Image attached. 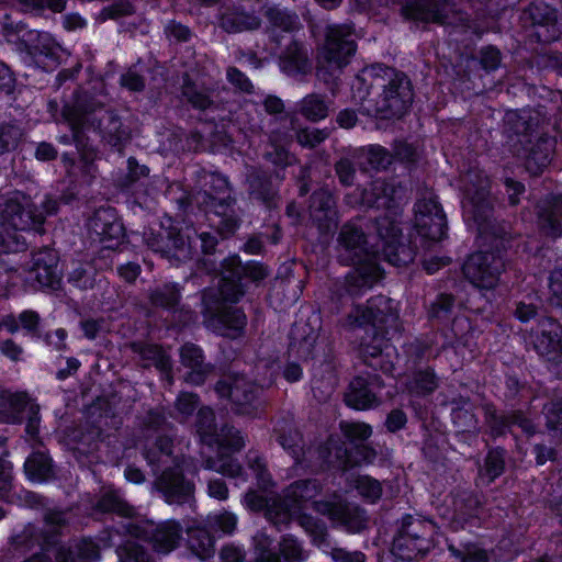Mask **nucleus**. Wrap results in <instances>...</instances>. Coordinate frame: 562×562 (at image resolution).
Listing matches in <instances>:
<instances>
[{
  "label": "nucleus",
  "mask_w": 562,
  "mask_h": 562,
  "mask_svg": "<svg viewBox=\"0 0 562 562\" xmlns=\"http://www.w3.org/2000/svg\"><path fill=\"white\" fill-rule=\"evenodd\" d=\"M356 52L351 29L348 25H329L326 29L325 43L318 49L322 67L339 69L349 63Z\"/></svg>",
  "instance_id": "obj_6"
},
{
  "label": "nucleus",
  "mask_w": 562,
  "mask_h": 562,
  "mask_svg": "<svg viewBox=\"0 0 562 562\" xmlns=\"http://www.w3.org/2000/svg\"><path fill=\"white\" fill-rule=\"evenodd\" d=\"M227 77L231 82L239 87L241 90H248L250 87V83L244 74L235 68L228 69Z\"/></svg>",
  "instance_id": "obj_54"
},
{
  "label": "nucleus",
  "mask_w": 562,
  "mask_h": 562,
  "mask_svg": "<svg viewBox=\"0 0 562 562\" xmlns=\"http://www.w3.org/2000/svg\"><path fill=\"white\" fill-rule=\"evenodd\" d=\"M280 555L285 562H301L303 560L302 550L292 538H284L280 543Z\"/></svg>",
  "instance_id": "obj_36"
},
{
  "label": "nucleus",
  "mask_w": 562,
  "mask_h": 562,
  "mask_svg": "<svg viewBox=\"0 0 562 562\" xmlns=\"http://www.w3.org/2000/svg\"><path fill=\"white\" fill-rule=\"evenodd\" d=\"M406 423V416L402 411H393L387 416L386 427L390 431H396L401 429Z\"/></svg>",
  "instance_id": "obj_48"
},
{
  "label": "nucleus",
  "mask_w": 562,
  "mask_h": 562,
  "mask_svg": "<svg viewBox=\"0 0 562 562\" xmlns=\"http://www.w3.org/2000/svg\"><path fill=\"white\" fill-rule=\"evenodd\" d=\"M414 227L424 239L438 241L445 237L446 216L432 194L416 203Z\"/></svg>",
  "instance_id": "obj_10"
},
{
  "label": "nucleus",
  "mask_w": 562,
  "mask_h": 562,
  "mask_svg": "<svg viewBox=\"0 0 562 562\" xmlns=\"http://www.w3.org/2000/svg\"><path fill=\"white\" fill-rule=\"evenodd\" d=\"M56 155L54 147L50 144L42 143L38 145L35 156L38 160H49Z\"/></svg>",
  "instance_id": "obj_61"
},
{
  "label": "nucleus",
  "mask_w": 562,
  "mask_h": 562,
  "mask_svg": "<svg viewBox=\"0 0 562 562\" xmlns=\"http://www.w3.org/2000/svg\"><path fill=\"white\" fill-rule=\"evenodd\" d=\"M86 271L85 270H75L69 280L77 286L79 288H87L89 285H91V280L88 276H86Z\"/></svg>",
  "instance_id": "obj_62"
},
{
  "label": "nucleus",
  "mask_w": 562,
  "mask_h": 562,
  "mask_svg": "<svg viewBox=\"0 0 562 562\" xmlns=\"http://www.w3.org/2000/svg\"><path fill=\"white\" fill-rule=\"evenodd\" d=\"M441 5L442 0H406L403 4V12L407 18L414 20L443 22Z\"/></svg>",
  "instance_id": "obj_16"
},
{
  "label": "nucleus",
  "mask_w": 562,
  "mask_h": 562,
  "mask_svg": "<svg viewBox=\"0 0 562 562\" xmlns=\"http://www.w3.org/2000/svg\"><path fill=\"white\" fill-rule=\"evenodd\" d=\"M515 314L521 322H527L536 314V308L531 303L520 302L517 305Z\"/></svg>",
  "instance_id": "obj_55"
},
{
  "label": "nucleus",
  "mask_w": 562,
  "mask_h": 562,
  "mask_svg": "<svg viewBox=\"0 0 562 562\" xmlns=\"http://www.w3.org/2000/svg\"><path fill=\"white\" fill-rule=\"evenodd\" d=\"M55 260V255L50 250L38 254L27 281L42 288L56 289L60 279L56 272Z\"/></svg>",
  "instance_id": "obj_14"
},
{
  "label": "nucleus",
  "mask_w": 562,
  "mask_h": 562,
  "mask_svg": "<svg viewBox=\"0 0 562 562\" xmlns=\"http://www.w3.org/2000/svg\"><path fill=\"white\" fill-rule=\"evenodd\" d=\"M356 490L370 502H375L382 494L380 483L370 476H359L356 481Z\"/></svg>",
  "instance_id": "obj_30"
},
{
  "label": "nucleus",
  "mask_w": 562,
  "mask_h": 562,
  "mask_svg": "<svg viewBox=\"0 0 562 562\" xmlns=\"http://www.w3.org/2000/svg\"><path fill=\"white\" fill-rule=\"evenodd\" d=\"M24 468L31 481L41 482L50 474L52 461L44 453H34L25 461Z\"/></svg>",
  "instance_id": "obj_20"
},
{
  "label": "nucleus",
  "mask_w": 562,
  "mask_h": 562,
  "mask_svg": "<svg viewBox=\"0 0 562 562\" xmlns=\"http://www.w3.org/2000/svg\"><path fill=\"white\" fill-rule=\"evenodd\" d=\"M482 65L486 69H494L501 61L499 52L493 47H488L482 52Z\"/></svg>",
  "instance_id": "obj_45"
},
{
  "label": "nucleus",
  "mask_w": 562,
  "mask_h": 562,
  "mask_svg": "<svg viewBox=\"0 0 562 562\" xmlns=\"http://www.w3.org/2000/svg\"><path fill=\"white\" fill-rule=\"evenodd\" d=\"M224 270L222 273V284L218 290L220 299L224 301H237L241 295L239 289V280L241 274L258 281L267 276V269L259 262H250L241 266L236 256L229 257L225 260Z\"/></svg>",
  "instance_id": "obj_9"
},
{
  "label": "nucleus",
  "mask_w": 562,
  "mask_h": 562,
  "mask_svg": "<svg viewBox=\"0 0 562 562\" xmlns=\"http://www.w3.org/2000/svg\"><path fill=\"white\" fill-rule=\"evenodd\" d=\"M428 547L424 546L418 539L402 535L395 539L393 551L403 560H412L417 554H424Z\"/></svg>",
  "instance_id": "obj_21"
},
{
  "label": "nucleus",
  "mask_w": 562,
  "mask_h": 562,
  "mask_svg": "<svg viewBox=\"0 0 562 562\" xmlns=\"http://www.w3.org/2000/svg\"><path fill=\"white\" fill-rule=\"evenodd\" d=\"M33 202L21 192H14L1 209L0 252H14L24 248L16 231L34 229L42 224L44 216L56 210V202L48 200L42 211L34 210Z\"/></svg>",
  "instance_id": "obj_2"
},
{
  "label": "nucleus",
  "mask_w": 562,
  "mask_h": 562,
  "mask_svg": "<svg viewBox=\"0 0 562 562\" xmlns=\"http://www.w3.org/2000/svg\"><path fill=\"white\" fill-rule=\"evenodd\" d=\"M196 398L193 394L183 393L177 400V407L183 414H190L194 411Z\"/></svg>",
  "instance_id": "obj_47"
},
{
  "label": "nucleus",
  "mask_w": 562,
  "mask_h": 562,
  "mask_svg": "<svg viewBox=\"0 0 562 562\" xmlns=\"http://www.w3.org/2000/svg\"><path fill=\"white\" fill-rule=\"evenodd\" d=\"M249 470L256 476L258 482H260L262 485H266L267 480L265 476V464L261 459H256L255 463L249 465Z\"/></svg>",
  "instance_id": "obj_64"
},
{
  "label": "nucleus",
  "mask_w": 562,
  "mask_h": 562,
  "mask_svg": "<svg viewBox=\"0 0 562 562\" xmlns=\"http://www.w3.org/2000/svg\"><path fill=\"white\" fill-rule=\"evenodd\" d=\"M539 217L548 234L562 235V199H557L550 211L540 212Z\"/></svg>",
  "instance_id": "obj_22"
},
{
  "label": "nucleus",
  "mask_w": 562,
  "mask_h": 562,
  "mask_svg": "<svg viewBox=\"0 0 562 562\" xmlns=\"http://www.w3.org/2000/svg\"><path fill=\"white\" fill-rule=\"evenodd\" d=\"M1 352L12 360H18L22 353V349L14 342L8 340L0 346Z\"/></svg>",
  "instance_id": "obj_57"
},
{
  "label": "nucleus",
  "mask_w": 562,
  "mask_h": 562,
  "mask_svg": "<svg viewBox=\"0 0 562 562\" xmlns=\"http://www.w3.org/2000/svg\"><path fill=\"white\" fill-rule=\"evenodd\" d=\"M337 122L341 127L350 128L356 125L357 116L355 112L346 110L338 114Z\"/></svg>",
  "instance_id": "obj_60"
},
{
  "label": "nucleus",
  "mask_w": 562,
  "mask_h": 562,
  "mask_svg": "<svg viewBox=\"0 0 562 562\" xmlns=\"http://www.w3.org/2000/svg\"><path fill=\"white\" fill-rule=\"evenodd\" d=\"M25 4L33 8H49L59 12L65 8V0H22Z\"/></svg>",
  "instance_id": "obj_46"
},
{
  "label": "nucleus",
  "mask_w": 562,
  "mask_h": 562,
  "mask_svg": "<svg viewBox=\"0 0 562 562\" xmlns=\"http://www.w3.org/2000/svg\"><path fill=\"white\" fill-rule=\"evenodd\" d=\"M504 270L503 259L494 252H475L463 265L464 277L476 288L494 289Z\"/></svg>",
  "instance_id": "obj_8"
},
{
  "label": "nucleus",
  "mask_w": 562,
  "mask_h": 562,
  "mask_svg": "<svg viewBox=\"0 0 562 562\" xmlns=\"http://www.w3.org/2000/svg\"><path fill=\"white\" fill-rule=\"evenodd\" d=\"M227 487L222 481L215 480L209 483V495L211 497L225 499L227 497Z\"/></svg>",
  "instance_id": "obj_53"
},
{
  "label": "nucleus",
  "mask_w": 562,
  "mask_h": 562,
  "mask_svg": "<svg viewBox=\"0 0 562 562\" xmlns=\"http://www.w3.org/2000/svg\"><path fill=\"white\" fill-rule=\"evenodd\" d=\"M200 423L209 420H213V412L211 409H202L199 413ZM199 431L201 434L202 440L207 445L213 446L217 445L218 450L221 451V458L217 460H213L209 463V468L214 469L217 472L226 474L232 477H238L241 475V468L234 462L231 458H224V454L228 451L239 450L244 446V439L240 436V432L234 428L224 429L222 434L216 439H211L203 430V426L199 427Z\"/></svg>",
  "instance_id": "obj_5"
},
{
  "label": "nucleus",
  "mask_w": 562,
  "mask_h": 562,
  "mask_svg": "<svg viewBox=\"0 0 562 562\" xmlns=\"http://www.w3.org/2000/svg\"><path fill=\"white\" fill-rule=\"evenodd\" d=\"M462 562H487L486 553L475 546L468 547Z\"/></svg>",
  "instance_id": "obj_51"
},
{
  "label": "nucleus",
  "mask_w": 562,
  "mask_h": 562,
  "mask_svg": "<svg viewBox=\"0 0 562 562\" xmlns=\"http://www.w3.org/2000/svg\"><path fill=\"white\" fill-rule=\"evenodd\" d=\"M339 246L346 251L341 255L342 260L359 265L362 254L366 252L363 247V235L355 225H345L339 236Z\"/></svg>",
  "instance_id": "obj_17"
},
{
  "label": "nucleus",
  "mask_w": 562,
  "mask_h": 562,
  "mask_svg": "<svg viewBox=\"0 0 562 562\" xmlns=\"http://www.w3.org/2000/svg\"><path fill=\"white\" fill-rule=\"evenodd\" d=\"M179 292L176 286H166V293H156L153 296V302L158 305L171 306L177 303Z\"/></svg>",
  "instance_id": "obj_42"
},
{
  "label": "nucleus",
  "mask_w": 562,
  "mask_h": 562,
  "mask_svg": "<svg viewBox=\"0 0 562 562\" xmlns=\"http://www.w3.org/2000/svg\"><path fill=\"white\" fill-rule=\"evenodd\" d=\"M159 488L166 494L168 502L179 501L192 493V484L186 481L179 465L162 472L158 479Z\"/></svg>",
  "instance_id": "obj_15"
},
{
  "label": "nucleus",
  "mask_w": 562,
  "mask_h": 562,
  "mask_svg": "<svg viewBox=\"0 0 562 562\" xmlns=\"http://www.w3.org/2000/svg\"><path fill=\"white\" fill-rule=\"evenodd\" d=\"M507 193L509 195V200L512 204L518 203L517 195L524 192V186L514 180H506Z\"/></svg>",
  "instance_id": "obj_59"
},
{
  "label": "nucleus",
  "mask_w": 562,
  "mask_h": 562,
  "mask_svg": "<svg viewBox=\"0 0 562 562\" xmlns=\"http://www.w3.org/2000/svg\"><path fill=\"white\" fill-rule=\"evenodd\" d=\"M333 558L337 562H363L364 555L361 552H348L344 549H334L331 551Z\"/></svg>",
  "instance_id": "obj_43"
},
{
  "label": "nucleus",
  "mask_w": 562,
  "mask_h": 562,
  "mask_svg": "<svg viewBox=\"0 0 562 562\" xmlns=\"http://www.w3.org/2000/svg\"><path fill=\"white\" fill-rule=\"evenodd\" d=\"M181 360L182 363L189 368H191L193 371L189 375V380L193 383H200L202 381V378L200 375V367L202 364V351L199 347L194 345H186L181 348Z\"/></svg>",
  "instance_id": "obj_26"
},
{
  "label": "nucleus",
  "mask_w": 562,
  "mask_h": 562,
  "mask_svg": "<svg viewBox=\"0 0 562 562\" xmlns=\"http://www.w3.org/2000/svg\"><path fill=\"white\" fill-rule=\"evenodd\" d=\"M334 205V199L328 191H319L313 194L312 196V215L313 217L322 222L325 218H331L335 214L331 211V206Z\"/></svg>",
  "instance_id": "obj_25"
},
{
  "label": "nucleus",
  "mask_w": 562,
  "mask_h": 562,
  "mask_svg": "<svg viewBox=\"0 0 562 562\" xmlns=\"http://www.w3.org/2000/svg\"><path fill=\"white\" fill-rule=\"evenodd\" d=\"M19 322L21 324L20 326L18 325L15 317L9 315L3 319L2 325L7 327L10 333L18 330L20 327L33 329L37 325L38 317L34 312L25 311L20 314Z\"/></svg>",
  "instance_id": "obj_31"
},
{
  "label": "nucleus",
  "mask_w": 562,
  "mask_h": 562,
  "mask_svg": "<svg viewBox=\"0 0 562 562\" xmlns=\"http://www.w3.org/2000/svg\"><path fill=\"white\" fill-rule=\"evenodd\" d=\"M216 391L221 396L228 397L237 406H240L238 408L239 413H251L246 405L250 404L255 398L254 387L245 378L235 376L229 378L228 380H223L217 384Z\"/></svg>",
  "instance_id": "obj_13"
},
{
  "label": "nucleus",
  "mask_w": 562,
  "mask_h": 562,
  "mask_svg": "<svg viewBox=\"0 0 562 562\" xmlns=\"http://www.w3.org/2000/svg\"><path fill=\"white\" fill-rule=\"evenodd\" d=\"M552 143L544 140L539 145V149L533 150L527 158L526 168L532 175L540 173L550 162Z\"/></svg>",
  "instance_id": "obj_24"
},
{
  "label": "nucleus",
  "mask_w": 562,
  "mask_h": 562,
  "mask_svg": "<svg viewBox=\"0 0 562 562\" xmlns=\"http://www.w3.org/2000/svg\"><path fill=\"white\" fill-rule=\"evenodd\" d=\"M8 402L13 411V415L7 419L8 422H16L20 419L19 414L23 413L25 409H29L30 412H33L34 409V405L30 403L27 396L23 393L11 394Z\"/></svg>",
  "instance_id": "obj_33"
},
{
  "label": "nucleus",
  "mask_w": 562,
  "mask_h": 562,
  "mask_svg": "<svg viewBox=\"0 0 562 562\" xmlns=\"http://www.w3.org/2000/svg\"><path fill=\"white\" fill-rule=\"evenodd\" d=\"M543 326L548 327V329H544L542 335L537 337L535 347L540 355L550 357L551 353L558 351L561 348V341L551 337V334L555 331L558 325L551 321H548Z\"/></svg>",
  "instance_id": "obj_27"
},
{
  "label": "nucleus",
  "mask_w": 562,
  "mask_h": 562,
  "mask_svg": "<svg viewBox=\"0 0 562 562\" xmlns=\"http://www.w3.org/2000/svg\"><path fill=\"white\" fill-rule=\"evenodd\" d=\"M269 18L273 24L285 30L291 29L296 22V16L285 13L279 9L270 10Z\"/></svg>",
  "instance_id": "obj_39"
},
{
  "label": "nucleus",
  "mask_w": 562,
  "mask_h": 562,
  "mask_svg": "<svg viewBox=\"0 0 562 562\" xmlns=\"http://www.w3.org/2000/svg\"><path fill=\"white\" fill-rule=\"evenodd\" d=\"M376 402V396L372 389L363 383L361 379L355 380L350 384L349 392L346 394V403L356 409L371 408Z\"/></svg>",
  "instance_id": "obj_18"
},
{
  "label": "nucleus",
  "mask_w": 562,
  "mask_h": 562,
  "mask_svg": "<svg viewBox=\"0 0 562 562\" xmlns=\"http://www.w3.org/2000/svg\"><path fill=\"white\" fill-rule=\"evenodd\" d=\"M186 95L195 108L205 109L210 104L209 97L203 92H194L191 94L189 91H186Z\"/></svg>",
  "instance_id": "obj_58"
},
{
  "label": "nucleus",
  "mask_w": 562,
  "mask_h": 562,
  "mask_svg": "<svg viewBox=\"0 0 562 562\" xmlns=\"http://www.w3.org/2000/svg\"><path fill=\"white\" fill-rule=\"evenodd\" d=\"M317 496L318 485L315 481H299L285 491L283 498H271L258 492H250L245 496L244 503L250 510H263L267 518L276 525L297 519L312 535L314 543L321 548L327 546L326 532L323 526L306 513L311 508L328 516L333 521L346 525L351 532H358L366 526L364 515L358 508L351 509L337 501L324 502Z\"/></svg>",
  "instance_id": "obj_1"
},
{
  "label": "nucleus",
  "mask_w": 562,
  "mask_h": 562,
  "mask_svg": "<svg viewBox=\"0 0 562 562\" xmlns=\"http://www.w3.org/2000/svg\"><path fill=\"white\" fill-rule=\"evenodd\" d=\"M436 387L435 375L430 371H426L418 374L413 386L416 392H430Z\"/></svg>",
  "instance_id": "obj_41"
},
{
  "label": "nucleus",
  "mask_w": 562,
  "mask_h": 562,
  "mask_svg": "<svg viewBox=\"0 0 562 562\" xmlns=\"http://www.w3.org/2000/svg\"><path fill=\"white\" fill-rule=\"evenodd\" d=\"M214 522L223 532H231L236 526V517L233 514L224 513L213 517Z\"/></svg>",
  "instance_id": "obj_44"
},
{
  "label": "nucleus",
  "mask_w": 562,
  "mask_h": 562,
  "mask_svg": "<svg viewBox=\"0 0 562 562\" xmlns=\"http://www.w3.org/2000/svg\"><path fill=\"white\" fill-rule=\"evenodd\" d=\"M341 429L350 440H366L372 434L371 427L364 423H346Z\"/></svg>",
  "instance_id": "obj_34"
},
{
  "label": "nucleus",
  "mask_w": 562,
  "mask_h": 562,
  "mask_svg": "<svg viewBox=\"0 0 562 562\" xmlns=\"http://www.w3.org/2000/svg\"><path fill=\"white\" fill-rule=\"evenodd\" d=\"M397 216V209L389 207L385 215L376 221L378 240L373 254L383 257L391 265L400 267L413 261L414 250L400 241V229L396 226Z\"/></svg>",
  "instance_id": "obj_3"
},
{
  "label": "nucleus",
  "mask_w": 562,
  "mask_h": 562,
  "mask_svg": "<svg viewBox=\"0 0 562 562\" xmlns=\"http://www.w3.org/2000/svg\"><path fill=\"white\" fill-rule=\"evenodd\" d=\"M306 65V52L296 43L281 58V67L289 74L305 71Z\"/></svg>",
  "instance_id": "obj_23"
},
{
  "label": "nucleus",
  "mask_w": 562,
  "mask_h": 562,
  "mask_svg": "<svg viewBox=\"0 0 562 562\" xmlns=\"http://www.w3.org/2000/svg\"><path fill=\"white\" fill-rule=\"evenodd\" d=\"M477 183L468 184L464 189L462 199L463 216L467 222H477L485 215L487 204H485L487 193V179L477 176Z\"/></svg>",
  "instance_id": "obj_11"
},
{
  "label": "nucleus",
  "mask_w": 562,
  "mask_h": 562,
  "mask_svg": "<svg viewBox=\"0 0 562 562\" xmlns=\"http://www.w3.org/2000/svg\"><path fill=\"white\" fill-rule=\"evenodd\" d=\"M145 357L153 359L154 364L160 370L166 371L169 369V358L161 349L157 347H149L145 351Z\"/></svg>",
  "instance_id": "obj_40"
},
{
  "label": "nucleus",
  "mask_w": 562,
  "mask_h": 562,
  "mask_svg": "<svg viewBox=\"0 0 562 562\" xmlns=\"http://www.w3.org/2000/svg\"><path fill=\"white\" fill-rule=\"evenodd\" d=\"M355 285L359 288H369L381 278V270L375 262L369 260L359 266L356 271Z\"/></svg>",
  "instance_id": "obj_29"
},
{
  "label": "nucleus",
  "mask_w": 562,
  "mask_h": 562,
  "mask_svg": "<svg viewBox=\"0 0 562 562\" xmlns=\"http://www.w3.org/2000/svg\"><path fill=\"white\" fill-rule=\"evenodd\" d=\"M122 85L130 90L137 91L143 88V80L135 71L128 70L122 76Z\"/></svg>",
  "instance_id": "obj_49"
},
{
  "label": "nucleus",
  "mask_w": 562,
  "mask_h": 562,
  "mask_svg": "<svg viewBox=\"0 0 562 562\" xmlns=\"http://www.w3.org/2000/svg\"><path fill=\"white\" fill-rule=\"evenodd\" d=\"M10 465L3 464L0 471V497H3L10 487Z\"/></svg>",
  "instance_id": "obj_63"
},
{
  "label": "nucleus",
  "mask_w": 562,
  "mask_h": 562,
  "mask_svg": "<svg viewBox=\"0 0 562 562\" xmlns=\"http://www.w3.org/2000/svg\"><path fill=\"white\" fill-rule=\"evenodd\" d=\"M504 469V453L503 451L494 450L487 454L485 462V472L493 481L495 477L501 475Z\"/></svg>",
  "instance_id": "obj_35"
},
{
  "label": "nucleus",
  "mask_w": 562,
  "mask_h": 562,
  "mask_svg": "<svg viewBox=\"0 0 562 562\" xmlns=\"http://www.w3.org/2000/svg\"><path fill=\"white\" fill-rule=\"evenodd\" d=\"M179 536V525L175 521H168L157 528L154 533V547L159 552L168 553L176 547Z\"/></svg>",
  "instance_id": "obj_19"
},
{
  "label": "nucleus",
  "mask_w": 562,
  "mask_h": 562,
  "mask_svg": "<svg viewBox=\"0 0 562 562\" xmlns=\"http://www.w3.org/2000/svg\"><path fill=\"white\" fill-rule=\"evenodd\" d=\"M383 72L390 79L389 83L376 101L375 108H366V110L382 119L400 116L406 111L413 100L411 82L405 75L397 74L393 69L385 68Z\"/></svg>",
  "instance_id": "obj_4"
},
{
  "label": "nucleus",
  "mask_w": 562,
  "mask_h": 562,
  "mask_svg": "<svg viewBox=\"0 0 562 562\" xmlns=\"http://www.w3.org/2000/svg\"><path fill=\"white\" fill-rule=\"evenodd\" d=\"M550 289L558 299L557 304L562 305V270H555L550 278Z\"/></svg>",
  "instance_id": "obj_50"
},
{
  "label": "nucleus",
  "mask_w": 562,
  "mask_h": 562,
  "mask_svg": "<svg viewBox=\"0 0 562 562\" xmlns=\"http://www.w3.org/2000/svg\"><path fill=\"white\" fill-rule=\"evenodd\" d=\"M327 134L316 128H305L297 134V140L303 146H315L323 142Z\"/></svg>",
  "instance_id": "obj_38"
},
{
  "label": "nucleus",
  "mask_w": 562,
  "mask_h": 562,
  "mask_svg": "<svg viewBox=\"0 0 562 562\" xmlns=\"http://www.w3.org/2000/svg\"><path fill=\"white\" fill-rule=\"evenodd\" d=\"M301 112L311 121H319L327 116L328 106L319 97L308 95L302 101Z\"/></svg>",
  "instance_id": "obj_28"
},
{
  "label": "nucleus",
  "mask_w": 562,
  "mask_h": 562,
  "mask_svg": "<svg viewBox=\"0 0 562 562\" xmlns=\"http://www.w3.org/2000/svg\"><path fill=\"white\" fill-rule=\"evenodd\" d=\"M217 319L227 329L239 330L245 325V315L238 310L222 311Z\"/></svg>",
  "instance_id": "obj_37"
},
{
  "label": "nucleus",
  "mask_w": 562,
  "mask_h": 562,
  "mask_svg": "<svg viewBox=\"0 0 562 562\" xmlns=\"http://www.w3.org/2000/svg\"><path fill=\"white\" fill-rule=\"evenodd\" d=\"M221 558L224 562H239L243 560V551L233 546H228L222 549Z\"/></svg>",
  "instance_id": "obj_52"
},
{
  "label": "nucleus",
  "mask_w": 562,
  "mask_h": 562,
  "mask_svg": "<svg viewBox=\"0 0 562 562\" xmlns=\"http://www.w3.org/2000/svg\"><path fill=\"white\" fill-rule=\"evenodd\" d=\"M92 227L106 249H114L124 237L123 225L111 210H99L92 220Z\"/></svg>",
  "instance_id": "obj_12"
},
{
  "label": "nucleus",
  "mask_w": 562,
  "mask_h": 562,
  "mask_svg": "<svg viewBox=\"0 0 562 562\" xmlns=\"http://www.w3.org/2000/svg\"><path fill=\"white\" fill-rule=\"evenodd\" d=\"M140 272V268L136 263H127L119 269L120 276L128 282L136 280Z\"/></svg>",
  "instance_id": "obj_56"
},
{
  "label": "nucleus",
  "mask_w": 562,
  "mask_h": 562,
  "mask_svg": "<svg viewBox=\"0 0 562 562\" xmlns=\"http://www.w3.org/2000/svg\"><path fill=\"white\" fill-rule=\"evenodd\" d=\"M397 322V306L393 300L378 296L368 301L366 310L357 307L355 315L349 317L350 326H372L373 339L380 334H389V328H395Z\"/></svg>",
  "instance_id": "obj_7"
},
{
  "label": "nucleus",
  "mask_w": 562,
  "mask_h": 562,
  "mask_svg": "<svg viewBox=\"0 0 562 562\" xmlns=\"http://www.w3.org/2000/svg\"><path fill=\"white\" fill-rule=\"evenodd\" d=\"M190 543L195 554L202 559L209 557L213 551V540L203 531H198L191 535Z\"/></svg>",
  "instance_id": "obj_32"
}]
</instances>
